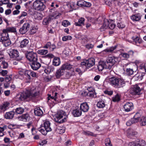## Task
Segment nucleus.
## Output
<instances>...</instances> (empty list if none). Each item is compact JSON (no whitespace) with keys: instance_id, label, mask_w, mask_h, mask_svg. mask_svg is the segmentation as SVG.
Wrapping results in <instances>:
<instances>
[{"instance_id":"obj_57","label":"nucleus","mask_w":146,"mask_h":146,"mask_svg":"<svg viewBox=\"0 0 146 146\" xmlns=\"http://www.w3.org/2000/svg\"><path fill=\"white\" fill-rule=\"evenodd\" d=\"M39 131L43 135H45L47 134L48 132L50 131H47L46 129L45 130L43 129L41 127V128L39 129Z\"/></svg>"},{"instance_id":"obj_56","label":"nucleus","mask_w":146,"mask_h":146,"mask_svg":"<svg viewBox=\"0 0 146 146\" xmlns=\"http://www.w3.org/2000/svg\"><path fill=\"white\" fill-rule=\"evenodd\" d=\"M105 144L106 146H112L109 138L106 139L105 141Z\"/></svg>"},{"instance_id":"obj_11","label":"nucleus","mask_w":146,"mask_h":146,"mask_svg":"<svg viewBox=\"0 0 146 146\" xmlns=\"http://www.w3.org/2000/svg\"><path fill=\"white\" fill-rule=\"evenodd\" d=\"M53 94H54V96H48V103L51 104L52 106L54 105V104L57 102V96L58 94L57 92H53Z\"/></svg>"},{"instance_id":"obj_40","label":"nucleus","mask_w":146,"mask_h":146,"mask_svg":"<svg viewBox=\"0 0 146 146\" xmlns=\"http://www.w3.org/2000/svg\"><path fill=\"white\" fill-rule=\"evenodd\" d=\"M54 68L52 66H48L45 70V72L47 74H49L50 72H52L54 70Z\"/></svg>"},{"instance_id":"obj_24","label":"nucleus","mask_w":146,"mask_h":146,"mask_svg":"<svg viewBox=\"0 0 146 146\" xmlns=\"http://www.w3.org/2000/svg\"><path fill=\"white\" fill-rule=\"evenodd\" d=\"M141 114L139 113H136L133 118H131L133 119V121L134 123L138 122L139 120H140V119L141 117Z\"/></svg>"},{"instance_id":"obj_18","label":"nucleus","mask_w":146,"mask_h":146,"mask_svg":"<svg viewBox=\"0 0 146 146\" xmlns=\"http://www.w3.org/2000/svg\"><path fill=\"white\" fill-rule=\"evenodd\" d=\"M15 114V112L13 111L7 112L5 114V118L7 119H11L13 117Z\"/></svg>"},{"instance_id":"obj_7","label":"nucleus","mask_w":146,"mask_h":146,"mask_svg":"<svg viewBox=\"0 0 146 146\" xmlns=\"http://www.w3.org/2000/svg\"><path fill=\"white\" fill-rule=\"evenodd\" d=\"M115 25L113 23V21H110L108 19H104L103 20V25L101 27V29H103V30H104L108 27L110 29H113L115 28Z\"/></svg>"},{"instance_id":"obj_20","label":"nucleus","mask_w":146,"mask_h":146,"mask_svg":"<svg viewBox=\"0 0 146 146\" xmlns=\"http://www.w3.org/2000/svg\"><path fill=\"white\" fill-rule=\"evenodd\" d=\"M31 66L33 69L34 70H36L41 66V64L36 61H35L32 62Z\"/></svg>"},{"instance_id":"obj_49","label":"nucleus","mask_w":146,"mask_h":146,"mask_svg":"<svg viewBox=\"0 0 146 146\" xmlns=\"http://www.w3.org/2000/svg\"><path fill=\"white\" fill-rule=\"evenodd\" d=\"M138 146H146V143L145 141L139 140L138 141Z\"/></svg>"},{"instance_id":"obj_10","label":"nucleus","mask_w":146,"mask_h":146,"mask_svg":"<svg viewBox=\"0 0 146 146\" xmlns=\"http://www.w3.org/2000/svg\"><path fill=\"white\" fill-rule=\"evenodd\" d=\"M26 57L29 61L32 62L37 60L36 53L32 52L28 53L26 55Z\"/></svg>"},{"instance_id":"obj_26","label":"nucleus","mask_w":146,"mask_h":146,"mask_svg":"<svg viewBox=\"0 0 146 146\" xmlns=\"http://www.w3.org/2000/svg\"><path fill=\"white\" fill-rule=\"evenodd\" d=\"M141 114L139 113H136L133 118H131L133 119V121L134 123L138 122L139 120H140V119L141 117Z\"/></svg>"},{"instance_id":"obj_36","label":"nucleus","mask_w":146,"mask_h":146,"mask_svg":"<svg viewBox=\"0 0 146 146\" xmlns=\"http://www.w3.org/2000/svg\"><path fill=\"white\" fill-rule=\"evenodd\" d=\"M8 35V33H5L3 32L0 34V42H1L2 43L3 41L6 39Z\"/></svg>"},{"instance_id":"obj_19","label":"nucleus","mask_w":146,"mask_h":146,"mask_svg":"<svg viewBox=\"0 0 146 146\" xmlns=\"http://www.w3.org/2000/svg\"><path fill=\"white\" fill-rule=\"evenodd\" d=\"M80 108L81 111L84 112H87L89 109V107L86 102L80 105Z\"/></svg>"},{"instance_id":"obj_17","label":"nucleus","mask_w":146,"mask_h":146,"mask_svg":"<svg viewBox=\"0 0 146 146\" xmlns=\"http://www.w3.org/2000/svg\"><path fill=\"white\" fill-rule=\"evenodd\" d=\"M142 15L139 13H138L132 15L131 17V19L133 21H139L141 18Z\"/></svg>"},{"instance_id":"obj_5","label":"nucleus","mask_w":146,"mask_h":146,"mask_svg":"<svg viewBox=\"0 0 146 146\" xmlns=\"http://www.w3.org/2000/svg\"><path fill=\"white\" fill-rule=\"evenodd\" d=\"M67 117L66 113L62 110H60L58 111L55 120L56 122L60 123L64 122Z\"/></svg>"},{"instance_id":"obj_4","label":"nucleus","mask_w":146,"mask_h":146,"mask_svg":"<svg viewBox=\"0 0 146 146\" xmlns=\"http://www.w3.org/2000/svg\"><path fill=\"white\" fill-rule=\"evenodd\" d=\"M95 64V60L91 58L88 60H85L81 63V66L85 70L93 66Z\"/></svg>"},{"instance_id":"obj_37","label":"nucleus","mask_w":146,"mask_h":146,"mask_svg":"<svg viewBox=\"0 0 146 146\" xmlns=\"http://www.w3.org/2000/svg\"><path fill=\"white\" fill-rule=\"evenodd\" d=\"M65 71L66 70H69L72 67V66L70 64L68 63H66L63 64L61 67Z\"/></svg>"},{"instance_id":"obj_39","label":"nucleus","mask_w":146,"mask_h":146,"mask_svg":"<svg viewBox=\"0 0 146 146\" xmlns=\"http://www.w3.org/2000/svg\"><path fill=\"white\" fill-rule=\"evenodd\" d=\"M4 46H7L11 44L10 40L9 39V36L7 37L6 39L2 42Z\"/></svg>"},{"instance_id":"obj_25","label":"nucleus","mask_w":146,"mask_h":146,"mask_svg":"<svg viewBox=\"0 0 146 146\" xmlns=\"http://www.w3.org/2000/svg\"><path fill=\"white\" fill-rule=\"evenodd\" d=\"M141 114L139 113H136L133 118H131L133 119V121L134 123L138 122L139 120H140V119L141 117Z\"/></svg>"},{"instance_id":"obj_9","label":"nucleus","mask_w":146,"mask_h":146,"mask_svg":"<svg viewBox=\"0 0 146 146\" xmlns=\"http://www.w3.org/2000/svg\"><path fill=\"white\" fill-rule=\"evenodd\" d=\"M141 90V88L140 87L139 85L136 84L131 88L130 92L131 94L133 95H139Z\"/></svg>"},{"instance_id":"obj_53","label":"nucleus","mask_w":146,"mask_h":146,"mask_svg":"<svg viewBox=\"0 0 146 146\" xmlns=\"http://www.w3.org/2000/svg\"><path fill=\"white\" fill-rule=\"evenodd\" d=\"M84 1L83 0H80L78 1L77 3V7H84Z\"/></svg>"},{"instance_id":"obj_43","label":"nucleus","mask_w":146,"mask_h":146,"mask_svg":"<svg viewBox=\"0 0 146 146\" xmlns=\"http://www.w3.org/2000/svg\"><path fill=\"white\" fill-rule=\"evenodd\" d=\"M140 124L141 126H143L146 125V116H142L140 119Z\"/></svg>"},{"instance_id":"obj_6","label":"nucleus","mask_w":146,"mask_h":146,"mask_svg":"<svg viewBox=\"0 0 146 146\" xmlns=\"http://www.w3.org/2000/svg\"><path fill=\"white\" fill-rule=\"evenodd\" d=\"M110 83L116 87L120 88L124 86L125 82L123 80L116 78L115 77H112L110 79Z\"/></svg>"},{"instance_id":"obj_59","label":"nucleus","mask_w":146,"mask_h":146,"mask_svg":"<svg viewBox=\"0 0 146 146\" xmlns=\"http://www.w3.org/2000/svg\"><path fill=\"white\" fill-rule=\"evenodd\" d=\"M133 119L132 118L131 119L129 120H128L126 123V124L127 126H129L131 124L134 123Z\"/></svg>"},{"instance_id":"obj_64","label":"nucleus","mask_w":146,"mask_h":146,"mask_svg":"<svg viewBox=\"0 0 146 146\" xmlns=\"http://www.w3.org/2000/svg\"><path fill=\"white\" fill-rule=\"evenodd\" d=\"M47 143V141L46 140H44L43 141H40L39 144L40 145H43Z\"/></svg>"},{"instance_id":"obj_13","label":"nucleus","mask_w":146,"mask_h":146,"mask_svg":"<svg viewBox=\"0 0 146 146\" xmlns=\"http://www.w3.org/2000/svg\"><path fill=\"white\" fill-rule=\"evenodd\" d=\"M30 27L29 24L28 23H25L20 29L19 32L21 34H24L26 33L29 30Z\"/></svg>"},{"instance_id":"obj_46","label":"nucleus","mask_w":146,"mask_h":146,"mask_svg":"<svg viewBox=\"0 0 146 146\" xmlns=\"http://www.w3.org/2000/svg\"><path fill=\"white\" fill-rule=\"evenodd\" d=\"M24 110L21 107L17 108L15 109V113L17 114H21L23 112Z\"/></svg>"},{"instance_id":"obj_63","label":"nucleus","mask_w":146,"mask_h":146,"mask_svg":"<svg viewBox=\"0 0 146 146\" xmlns=\"http://www.w3.org/2000/svg\"><path fill=\"white\" fill-rule=\"evenodd\" d=\"M86 134L87 135H90L96 137V135L94 134L93 133L90 132L89 131H87L86 132Z\"/></svg>"},{"instance_id":"obj_44","label":"nucleus","mask_w":146,"mask_h":146,"mask_svg":"<svg viewBox=\"0 0 146 146\" xmlns=\"http://www.w3.org/2000/svg\"><path fill=\"white\" fill-rule=\"evenodd\" d=\"M127 132L129 136H135L137 134V133L134 130L129 129Z\"/></svg>"},{"instance_id":"obj_1","label":"nucleus","mask_w":146,"mask_h":146,"mask_svg":"<svg viewBox=\"0 0 146 146\" xmlns=\"http://www.w3.org/2000/svg\"><path fill=\"white\" fill-rule=\"evenodd\" d=\"M39 92L36 90L35 87L31 88H28L22 92L19 97V99L22 101L28 98L31 99L38 96Z\"/></svg>"},{"instance_id":"obj_62","label":"nucleus","mask_w":146,"mask_h":146,"mask_svg":"<svg viewBox=\"0 0 146 146\" xmlns=\"http://www.w3.org/2000/svg\"><path fill=\"white\" fill-rule=\"evenodd\" d=\"M117 27L120 29H122L125 27V25L122 23H120L117 24Z\"/></svg>"},{"instance_id":"obj_51","label":"nucleus","mask_w":146,"mask_h":146,"mask_svg":"<svg viewBox=\"0 0 146 146\" xmlns=\"http://www.w3.org/2000/svg\"><path fill=\"white\" fill-rule=\"evenodd\" d=\"M62 25L64 27H67L70 25V23L68 21L65 20L62 21Z\"/></svg>"},{"instance_id":"obj_22","label":"nucleus","mask_w":146,"mask_h":146,"mask_svg":"<svg viewBox=\"0 0 146 146\" xmlns=\"http://www.w3.org/2000/svg\"><path fill=\"white\" fill-rule=\"evenodd\" d=\"M19 118L20 120L24 121H26L29 120L30 117L28 113H26L23 114L22 116L19 117Z\"/></svg>"},{"instance_id":"obj_16","label":"nucleus","mask_w":146,"mask_h":146,"mask_svg":"<svg viewBox=\"0 0 146 146\" xmlns=\"http://www.w3.org/2000/svg\"><path fill=\"white\" fill-rule=\"evenodd\" d=\"M68 7L70 9V11H72L73 10H76L78 8L77 3L73 1H70L67 4Z\"/></svg>"},{"instance_id":"obj_23","label":"nucleus","mask_w":146,"mask_h":146,"mask_svg":"<svg viewBox=\"0 0 146 146\" xmlns=\"http://www.w3.org/2000/svg\"><path fill=\"white\" fill-rule=\"evenodd\" d=\"M50 123L47 120H46L44 123V127L47 131H51L52 129L50 126Z\"/></svg>"},{"instance_id":"obj_60","label":"nucleus","mask_w":146,"mask_h":146,"mask_svg":"<svg viewBox=\"0 0 146 146\" xmlns=\"http://www.w3.org/2000/svg\"><path fill=\"white\" fill-rule=\"evenodd\" d=\"M91 5V4L90 3L84 1V7H90Z\"/></svg>"},{"instance_id":"obj_8","label":"nucleus","mask_w":146,"mask_h":146,"mask_svg":"<svg viewBox=\"0 0 146 146\" xmlns=\"http://www.w3.org/2000/svg\"><path fill=\"white\" fill-rule=\"evenodd\" d=\"M9 55L11 58L19 61L21 58L19 57V52L16 49H11L9 50Z\"/></svg>"},{"instance_id":"obj_32","label":"nucleus","mask_w":146,"mask_h":146,"mask_svg":"<svg viewBox=\"0 0 146 146\" xmlns=\"http://www.w3.org/2000/svg\"><path fill=\"white\" fill-rule=\"evenodd\" d=\"M72 113L75 117H79L82 114L81 111L79 109H76L74 110Z\"/></svg>"},{"instance_id":"obj_50","label":"nucleus","mask_w":146,"mask_h":146,"mask_svg":"<svg viewBox=\"0 0 146 146\" xmlns=\"http://www.w3.org/2000/svg\"><path fill=\"white\" fill-rule=\"evenodd\" d=\"M72 37L70 35L64 36L62 37V40L63 41H65L68 40H70L72 39Z\"/></svg>"},{"instance_id":"obj_61","label":"nucleus","mask_w":146,"mask_h":146,"mask_svg":"<svg viewBox=\"0 0 146 146\" xmlns=\"http://www.w3.org/2000/svg\"><path fill=\"white\" fill-rule=\"evenodd\" d=\"M2 65L3 68H6L8 66V63L5 62H2Z\"/></svg>"},{"instance_id":"obj_55","label":"nucleus","mask_w":146,"mask_h":146,"mask_svg":"<svg viewBox=\"0 0 146 146\" xmlns=\"http://www.w3.org/2000/svg\"><path fill=\"white\" fill-rule=\"evenodd\" d=\"M64 74L67 78H69L72 75L71 72L68 70L65 71Z\"/></svg>"},{"instance_id":"obj_42","label":"nucleus","mask_w":146,"mask_h":146,"mask_svg":"<svg viewBox=\"0 0 146 146\" xmlns=\"http://www.w3.org/2000/svg\"><path fill=\"white\" fill-rule=\"evenodd\" d=\"M58 5L55 2H53L50 5V10L49 11L50 12H52V10L58 7Z\"/></svg>"},{"instance_id":"obj_41","label":"nucleus","mask_w":146,"mask_h":146,"mask_svg":"<svg viewBox=\"0 0 146 146\" xmlns=\"http://www.w3.org/2000/svg\"><path fill=\"white\" fill-rule=\"evenodd\" d=\"M27 72V74L28 76V78L29 79H30V75L33 77H37V75L36 72H34L28 71Z\"/></svg>"},{"instance_id":"obj_30","label":"nucleus","mask_w":146,"mask_h":146,"mask_svg":"<svg viewBox=\"0 0 146 146\" xmlns=\"http://www.w3.org/2000/svg\"><path fill=\"white\" fill-rule=\"evenodd\" d=\"M34 113L35 115L38 116L42 115L43 114L42 110L39 107L35 109Z\"/></svg>"},{"instance_id":"obj_14","label":"nucleus","mask_w":146,"mask_h":146,"mask_svg":"<svg viewBox=\"0 0 146 146\" xmlns=\"http://www.w3.org/2000/svg\"><path fill=\"white\" fill-rule=\"evenodd\" d=\"M124 110L126 112L131 111L133 108V104L131 102H127L123 106Z\"/></svg>"},{"instance_id":"obj_58","label":"nucleus","mask_w":146,"mask_h":146,"mask_svg":"<svg viewBox=\"0 0 146 146\" xmlns=\"http://www.w3.org/2000/svg\"><path fill=\"white\" fill-rule=\"evenodd\" d=\"M85 46L87 49H90L94 47V45L88 43L86 44Z\"/></svg>"},{"instance_id":"obj_12","label":"nucleus","mask_w":146,"mask_h":146,"mask_svg":"<svg viewBox=\"0 0 146 146\" xmlns=\"http://www.w3.org/2000/svg\"><path fill=\"white\" fill-rule=\"evenodd\" d=\"M10 106V103L9 102H5L0 105V109L2 111L4 112L9 108Z\"/></svg>"},{"instance_id":"obj_52","label":"nucleus","mask_w":146,"mask_h":146,"mask_svg":"<svg viewBox=\"0 0 146 146\" xmlns=\"http://www.w3.org/2000/svg\"><path fill=\"white\" fill-rule=\"evenodd\" d=\"M138 141H137L135 142H130L128 144V146H138Z\"/></svg>"},{"instance_id":"obj_15","label":"nucleus","mask_w":146,"mask_h":146,"mask_svg":"<svg viewBox=\"0 0 146 146\" xmlns=\"http://www.w3.org/2000/svg\"><path fill=\"white\" fill-rule=\"evenodd\" d=\"M61 15V14L57 11H54L50 13L49 16L52 19H57L59 18Z\"/></svg>"},{"instance_id":"obj_38","label":"nucleus","mask_w":146,"mask_h":146,"mask_svg":"<svg viewBox=\"0 0 146 146\" xmlns=\"http://www.w3.org/2000/svg\"><path fill=\"white\" fill-rule=\"evenodd\" d=\"M33 16L35 19L38 20H40L42 19V15L40 13L36 12L34 14Z\"/></svg>"},{"instance_id":"obj_33","label":"nucleus","mask_w":146,"mask_h":146,"mask_svg":"<svg viewBox=\"0 0 146 146\" xmlns=\"http://www.w3.org/2000/svg\"><path fill=\"white\" fill-rule=\"evenodd\" d=\"M117 47L116 46H115L113 47H111L109 48H107L106 49L104 50L102 52V53L104 54H106L107 53L111 52L114 50L116 49Z\"/></svg>"},{"instance_id":"obj_48","label":"nucleus","mask_w":146,"mask_h":146,"mask_svg":"<svg viewBox=\"0 0 146 146\" xmlns=\"http://www.w3.org/2000/svg\"><path fill=\"white\" fill-rule=\"evenodd\" d=\"M52 19L50 18V17H49L45 18L42 21V24L44 25H47L49 23Z\"/></svg>"},{"instance_id":"obj_2","label":"nucleus","mask_w":146,"mask_h":146,"mask_svg":"<svg viewBox=\"0 0 146 146\" xmlns=\"http://www.w3.org/2000/svg\"><path fill=\"white\" fill-rule=\"evenodd\" d=\"M117 61V58L114 56L108 57L106 62H104L101 61V67L104 68H108L109 69H111L112 65L114 64Z\"/></svg>"},{"instance_id":"obj_34","label":"nucleus","mask_w":146,"mask_h":146,"mask_svg":"<svg viewBox=\"0 0 146 146\" xmlns=\"http://www.w3.org/2000/svg\"><path fill=\"white\" fill-rule=\"evenodd\" d=\"M60 63V58L58 57H55L53 60V65L54 66H59Z\"/></svg>"},{"instance_id":"obj_47","label":"nucleus","mask_w":146,"mask_h":146,"mask_svg":"<svg viewBox=\"0 0 146 146\" xmlns=\"http://www.w3.org/2000/svg\"><path fill=\"white\" fill-rule=\"evenodd\" d=\"M120 96L118 94H117L112 98V101L114 102H118L120 100Z\"/></svg>"},{"instance_id":"obj_45","label":"nucleus","mask_w":146,"mask_h":146,"mask_svg":"<svg viewBox=\"0 0 146 146\" xmlns=\"http://www.w3.org/2000/svg\"><path fill=\"white\" fill-rule=\"evenodd\" d=\"M37 52L39 54L43 55L46 54L48 52V51L47 50L40 49L37 51Z\"/></svg>"},{"instance_id":"obj_28","label":"nucleus","mask_w":146,"mask_h":146,"mask_svg":"<svg viewBox=\"0 0 146 146\" xmlns=\"http://www.w3.org/2000/svg\"><path fill=\"white\" fill-rule=\"evenodd\" d=\"M3 32L7 33H8V32L15 33L16 32V30L15 27H8L6 29H3Z\"/></svg>"},{"instance_id":"obj_31","label":"nucleus","mask_w":146,"mask_h":146,"mask_svg":"<svg viewBox=\"0 0 146 146\" xmlns=\"http://www.w3.org/2000/svg\"><path fill=\"white\" fill-rule=\"evenodd\" d=\"M85 19L84 18L82 17L78 19V22H75L74 25L76 26L80 27L82 25H84V24Z\"/></svg>"},{"instance_id":"obj_29","label":"nucleus","mask_w":146,"mask_h":146,"mask_svg":"<svg viewBox=\"0 0 146 146\" xmlns=\"http://www.w3.org/2000/svg\"><path fill=\"white\" fill-rule=\"evenodd\" d=\"M29 43V40L27 39H24L20 42V46L21 48L26 47Z\"/></svg>"},{"instance_id":"obj_3","label":"nucleus","mask_w":146,"mask_h":146,"mask_svg":"<svg viewBox=\"0 0 146 146\" xmlns=\"http://www.w3.org/2000/svg\"><path fill=\"white\" fill-rule=\"evenodd\" d=\"M45 3L44 0H36L33 4V8L38 11H43L45 8Z\"/></svg>"},{"instance_id":"obj_27","label":"nucleus","mask_w":146,"mask_h":146,"mask_svg":"<svg viewBox=\"0 0 146 146\" xmlns=\"http://www.w3.org/2000/svg\"><path fill=\"white\" fill-rule=\"evenodd\" d=\"M65 71L61 67L58 70L56 73V76L57 78H59L61 76L65 74Z\"/></svg>"},{"instance_id":"obj_54","label":"nucleus","mask_w":146,"mask_h":146,"mask_svg":"<svg viewBox=\"0 0 146 146\" xmlns=\"http://www.w3.org/2000/svg\"><path fill=\"white\" fill-rule=\"evenodd\" d=\"M126 72L127 75H130L133 74V71L132 69L129 68L127 69L126 70Z\"/></svg>"},{"instance_id":"obj_21","label":"nucleus","mask_w":146,"mask_h":146,"mask_svg":"<svg viewBox=\"0 0 146 146\" xmlns=\"http://www.w3.org/2000/svg\"><path fill=\"white\" fill-rule=\"evenodd\" d=\"M132 39L133 40V44L137 45H138V44H140L142 42V40L138 36H133L132 37Z\"/></svg>"},{"instance_id":"obj_35","label":"nucleus","mask_w":146,"mask_h":146,"mask_svg":"<svg viewBox=\"0 0 146 146\" xmlns=\"http://www.w3.org/2000/svg\"><path fill=\"white\" fill-rule=\"evenodd\" d=\"M133 52L132 51H129L128 53H122L121 54V55L123 57L125 58H128L129 56L130 55H133Z\"/></svg>"}]
</instances>
